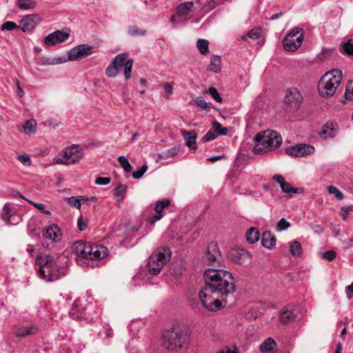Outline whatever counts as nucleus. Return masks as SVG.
Returning a JSON list of instances; mask_svg holds the SVG:
<instances>
[{"label": "nucleus", "mask_w": 353, "mask_h": 353, "mask_svg": "<svg viewBox=\"0 0 353 353\" xmlns=\"http://www.w3.org/2000/svg\"><path fill=\"white\" fill-rule=\"evenodd\" d=\"M10 208L8 205H6L3 209L2 219L8 223H10Z\"/></svg>", "instance_id": "nucleus-53"}, {"label": "nucleus", "mask_w": 353, "mask_h": 353, "mask_svg": "<svg viewBox=\"0 0 353 353\" xmlns=\"http://www.w3.org/2000/svg\"><path fill=\"white\" fill-rule=\"evenodd\" d=\"M343 52L348 55H353V43L347 41L343 46Z\"/></svg>", "instance_id": "nucleus-54"}, {"label": "nucleus", "mask_w": 353, "mask_h": 353, "mask_svg": "<svg viewBox=\"0 0 353 353\" xmlns=\"http://www.w3.org/2000/svg\"><path fill=\"white\" fill-rule=\"evenodd\" d=\"M281 189L283 192L286 193L288 196L291 197L293 194H301L303 192V189L300 188H293L288 182L283 183Z\"/></svg>", "instance_id": "nucleus-26"}, {"label": "nucleus", "mask_w": 353, "mask_h": 353, "mask_svg": "<svg viewBox=\"0 0 353 353\" xmlns=\"http://www.w3.org/2000/svg\"><path fill=\"white\" fill-rule=\"evenodd\" d=\"M63 259L57 255L41 254L37 256L36 263L39 266V276L47 282H51L65 275L67 270L63 265Z\"/></svg>", "instance_id": "nucleus-2"}, {"label": "nucleus", "mask_w": 353, "mask_h": 353, "mask_svg": "<svg viewBox=\"0 0 353 353\" xmlns=\"http://www.w3.org/2000/svg\"><path fill=\"white\" fill-rule=\"evenodd\" d=\"M216 137V134L214 130H209L205 136L202 138V141L205 143L212 140H214Z\"/></svg>", "instance_id": "nucleus-50"}, {"label": "nucleus", "mask_w": 353, "mask_h": 353, "mask_svg": "<svg viewBox=\"0 0 353 353\" xmlns=\"http://www.w3.org/2000/svg\"><path fill=\"white\" fill-rule=\"evenodd\" d=\"M28 203L34 205L38 210H39L41 212L45 214H50V212L49 210H45V205L43 203H34L30 201H28Z\"/></svg>", "instance_id": "nucleus-56"}, {"label": "nucleus", "mask_w": 353, "mask_h": 353, "mask_svg": "<svg viewBox=\"0 0 353 353\" xmlns=\"http://www.w3.org/2000/svg\"><path fill=\"white\" fill-rule=\"evenodd\" d=\"M341 210L343 212V213L341 214L343 219H346L349 212V209L345 207H342L341 208Z\"/></svg>", "instance_id": "nucleus-61"}, {"label": "nucleus", "mask_w": 353, "mask_h": 353, "mask_svg": "<svg viewBox=\"0 0 353 353\" xmlns=\"http://www.w3.org/2000/svg\"><path fill=\"white\" fill-rule=\"evenodd\" d=\"M17 5L20 10H27L34 8L37 3L33 0H17Z\"/></svg>", "instance_id": "nucleus-30"}, {"label": "nucleus", "mask_w": 353, "mask_h": 353, "mask_svg": "<svg viewBox=\"0 0 353 353\" xmlns=\"http://www.w3.org/2000/svg\"><path fill=\"white\" fill-rule=\"evenodd\" d=\"M247 241L250 244H253L259 241L260 234L256 228H250L245 234Z\"/></svg>", "instance_id": "nucleus-27"}, {"label": "nucleus", "mask_w": 353, "mask_h": 353, "mask_svg": "<svg viewBox=\"0 0 353 353\" xmlns=\"http://www.w3.org/2000/svg\"><path fill=\"white\" fill-rule=\"evenodd\" d=\"M17 159L24 165L30 166L32 163L30 158L26 154H19L17 156Z\"/></svg>", "instance_id": "nucleus-51"}, {"label": "nucleus", "mask_w": 353, "mask_h": 353, "mask_svg": "<svg viewBox=\"0 0 353 353\" xmlns=\"http://www.w3.org/2000/svg\"><path fill=\"white\" fill-rule=\"evenodd\" d=\"M190 341V332L185 326H173L163 332L161 337V346L170 351L177 352L187 349Z\"/></svg>", "instance_id": "nucleus-3"}, {"label": "nucleus", "mask_w": 353, "mask_h": 353, "mask_svg": "<svg viewBox=\"0 0 353 353\" xmlns=\"http://www.w3.org/2000/svg\"><path fill=\"white\" fill-rule=\"evenodd\" d=\"M194 8L192 1L181 3L176 8V14L179 17H186L194 12Z\"/></svg>", "instance_id": "nucleus-21"}, {"label": "nucleus", "mask_w": 353, "mask_h": 353, "mask_svg": "<svg viewBox=\"0 0 353 353\" xmlns=\"http://www.w3.org/2000/svg\"><path fill=\"white\" fill-rule=\"evenodd\" d=\"M254 154L265 153L276 150L282 143L281 136L274 130H265L254 137Z\"/></svg>", "instance_id": "nucleus-4"}, {"label": "nucleus", "mask_w": 353, "mask_h": 353, "mask_svg": "<svg viewBox=\"0 0 353 353\" xmlns=\"http://www.w3.org/2000/svg\"><path fill=\"white\" fill-rule=\"evenodd\" d=\"M276 346V342L272 338L265 340L260 345V351L263 353H267L272 351Z\"/></svg>", "instance_id": "nucleus-29"}, {"label": "nucleus", "mask_w": 353, "mask_h": 353, "mask_svg": "<svg viewBox=\"0 0 353 353\" xmlns=\"http://www.w3.org/2000/svg\"><path fill=\"white\" fill-rule=\"evenodd\" d=\"M90 251L87 254L86 259L99 260L108 255V249L102 245L90 244Z\"/></svg>", "instance_id": "nucleus-16"}, {"label": "nucleus", "mask_w": 353, "mask_h": 353, "mask_svg": "<svg viewBox=\"0 0 353 353\" xmlns=\"http://www.w3.org/2000/svg\"><path fill=\"white\" fill-rule=\"evenodd\" d=\"M170 205V201L168 199H163L161 201H159L154 207V210L157 214H160L162 212L163 210L165 208H168Z\"/></svg>", "instance_id": "nucleus-38"}, {"label": "nucleus", "mask_w": 353, "mask_h": 353, "mask_svg": "<svg viewBox=\"0 0 353 353\" xmlns=\"http://www.w3.org/2000/svg\"><path fill=\"white\" fill-rule=\"evenodd\" d=\"M19 28H20L19 26L17 25L13 21H6L4 23H3L1 29V30H13L17 29Z\"/></svg>", "instance_id": "nucleus-46"}, {"label": "nucleus", "mask_w": 353, "mask_h": 353, "mask_svg": "<svg viewBox=\"0 0 353 353\" xmlns=\"http://www.w3.org/2000/svg\"><path fill=\"white\" fill-rule=\"evenodd\" d=\"M126 192L127 186L125 185L118 184L113 190V194L119 201H123Z\"/></svg>", "instance_id": "nucleus-32"}, {"label": "nucleus", "mask_w": 353, "mask_h": 353, "mask_svg": "<svg viewBox=\"0 0 353 353\" xmlns=\"http://www.w3.org/2000/svg\"><path fill=\"white\" fill-rule=\"evenodd\" d=\"M171 254L170 250L165 247L158 249L148 259L149 272L152 275L158 274L170 259Z\"/></svg>", "instance_id": "nucleus-7"}, {"label": "nucleus", "mask_w": 353, "mask_h": 353, "mask_svg": "<svg viewBox=\"0 0 353 353\" xmlns=\"http://www.w3.org/2000/svg\"><path fill=\"white\" fill-rule=\"evenodd\" d=\"M336 132V123H327L324 125L323 130L320 134L325 139L332 138L335 136Z\"/></svg>", "instance_id": "nucleus-22"}, {"label": "nucleus", "mask_w": 353, "mask_h": 353, "mask_svg": "<svg viewBox=\"0 0 353 353\" xmlns=\"http://www.w3.org/2000/svg\"><path fill=\"white\" fill-rule=\"evenodd\" d=\"M90 243L77 241L72 246V252L77 256L86 259L90 251Z\"/></svg>", "instance_id": "nucleus-19"}, {"label": "nucleus", "mask_w": 353, "mask_h": 353, "mask_svg": "<svg viewBox=\"0 0 353 353\" xmlns=\"http://www.w3.org/2000/svg\"><path fill=\"white\" fill-rule=\"evenodd\" d=\"M93 47L88 44H81L72 48L68 52V60L76 61L84 58L92 53Z\"/></svg>", "instance_id": "nucleus-11"}, {"label": "nucleus", "mask_w": 353, "mask_h": 353, "mask_svg": "<svg viewBox=\"0 0 353 353\" xmlns=\"http://www.w3.org/2000/svg\"><path fill=\"white\" fill-rule=\"evenodd\" d=\"M209 42L206 39H199L196 41V47L199 49L200 53L203 55H205L209 52Z\"/></svg>", "instance_id": "nucleus-33"}, {"label": "nucleus", "mask_w": 353, "mask_h": 353, "mask_svg": "<svg viewBox=\"0 0 353 353\" xmlns=\"http://www.w3.org/2000/svg\"><path fill=\"white\" fill-rule=\"evenodd\" d=\"M37 331V327L34 326L22 327L17 330L16 335L17 336L24 337L26 336L33 335L36 334Z\"/></svg>", "instance_id": "nucleus-28"}, {"label": "nucleus", "mask_w": 353, "mask_h": 353, "mask_svg": "<svg viewBox=\"0 0 353 353\" xmlns=\"http://www.w3.org/2000/svg\"><path fill=\"white\" fill-rule=\"evenodd\" d=\"M183 139L185 141L187 146L191 150L196 149V133L194 130L189 132L183 130L181 132Z\"/></svg>", "instance_id": "nucleus-20"}, {"label": "nucleus", "mask_w": 353, "mask_h": 353, "mask_svg": "<svg viewBox=\"0 0 353 353\" xmlns=\"http://www.w3.org/2000/svg\"><path fill=\"white\" fill-rule=\"evenodd\" d=\"M223 157V156H221V155L210 157V158L208 159V161H210L212 162H215L217 160L222 159Z\"/></svg>", "instance_id": "nucleus-62"}, {"label": "nucleus", "mask_w": 353, "mask_h": 353, "mask_svg": "<svg viewBox=\"0 0 353 353\" xmlns=\"http://www.w3.org/2000/svg\"><path fill=\"white\" fill-rule=\"evenodd\" d=\"M216 6V2L214 0H210L203 6L202 10L204 12H209Z\"/></svg>", "instance_id": "nucleus-48"}, {"label": "nucleus", "mask_w": 353, "mask_h": 353, "mask_svg": "<svg viewBox=\"0 0 353 353\" xmlns=\"http://www.w3.org/2000/svg\"><path fill=\"white\" fill-rule=\"evenodd\" d=\"M110 177H97L95 180V183L100 185H108L110 183Z\"/></svg>", "instance_id": "nucleus-55"}, {"label": "nucleus", "mask_w": 353, "mask_h": 353, "mask_svg": "<svg viewBox=\"0 0 353 353\" xmlns=\"http://www.w3.org/2000/svg\"><path fill=\"white\" fill-rule=\"evenodd\" d=\"M77 225H78V228L80 231H83V230H85V228L87 227V223L85 222H84L82 216H80L78 219Z\"/></svg>", "instance_id": "nucleus-58"}, {"label": "nucleus", "mask_w": 353, "mask_h": 353, "mask_svg": "<svg viewBox=\"0 0 353 353\" xmlns=\"http://www.w3.org/2000/svg\"><path fill=\"white\" fill-rule=\"evenodd\" d=\"M41 17L36 14H28L23 17L19 22V26L24 32L32 31L41 22Z\"/></svg>", "instance_id": "nucleus-12"}, {"label": "nucleus", "mask_w": 353, "mask_h": 353, "mask_svg": "<svg viewBox=\"0 0 353 353\" xmlns=\"http://www.w3.org/2000/svg\"><path fill=\"white\" fill-rule=\"evenodd\" d=\"M63 157H55L53 162L55 164H72L79 161L83 156V149L77 145H72L67 147L62 152Z\"/></svg>", "instance_id": "nucleus-8"}, {"label": "nucleus", "mask_w": 353, "mask_h": 353, "mask_svg": "<svg viewBox=\"0 0 353 353\" xmlns=\"http://www.w3.org/2000/svg\"><path fill=\"white\" fill-rule=\"evenodd\" d=\"M261 243L263 247L271 249L276 244V238L270 231H265L262 234Z\"/></svg>", "instance_id": "nucleus-23"}, {"label": "nucleus", "mask_w": 353, "mask_h": 353, "mask_svg": "<svg viewBox=\"0 0 353 353\" xmlns=\"http://www.w3.org/2000/svg\"><path fill=\"white\" fill-rule=\"evenodd\" d=\"M314 151V148L310 145L298 144L287 148L286 152L294 157H304L312 154Z\"/></svg>", "instance_id": "nucleus-14"}, {"label": "nucleus", "mask_w": 353, "mask_h": 353, "mask_svg": "<svg viewBox=\"0 0 353 353\" xmlns=\"http://www.w3.org/2000/svg\"><path fill=\"white\" fill-rule=\"evenodd\" d=\"M212 125L215 133H217L218 134L220 135H226L228 134V128L223 127L219 122L214 121L213 122Z\"/></svg>", "instance_id": "nucleus-40"}, {"label": "nucleus", "mask_w": 353, "mask_h": 353, "mask_svg": "<svg viewBox=\"0 0 353 353\" xmlns=\"http://www.w3.org/2000/svg\"><path fill=\"white\" fill-rule=\"evenodd\" d=\"M192 103L201 108L203 110H209L211 108V103L206 102L202 97H196L194 101L190 102V104Z\"/></svg>", "instance_id": "nucleus-36"}, {"label": "nucleus", "mask_w": 353, "mask_h": 353, "mask_svg": "<svg viewBox=\"0 0 353 353\" xmlns=\"http://www.w3.org/2000/svg\"><path fill=\"white\" fill-rule=\"evenodd\" d=\"M261 35V30L259 29H252L247 34V36L253 40L259 39Z\"/></svg>", "instance_id": "nucleus-52"}, {"label": "nucleus", "mask_w": 353, "mask_h": 353, "mask_svg": "<svg viewBox=\"0 0 353 353\" xmlns=\"http://www.w3.org/2000/svg\"><path fill=\"white\" fill-rule=\"evenodd\" d=\"M147 170L148 166L146 165H143L141 168H139V170L133 172L132 176L136 179H139L143 175V174L147 171Z\"/></svg>", "instance_id": "nucleus-49"}, {"label": "nucleus", "mask_w": 353, "mask_h": 353, "mask_svg": "<svg viewBox=\"0 0 353 353\" xmlns=\"http://www.w3.org/2000/svg\"><path fill=\"white\" fill-rule=\"evenodd\" d=\"M127 53H121L117 55L111 63L105 70V74L108 77H115L119 72V69L124 66V76L125 79L131 77V72L133 65V59H128Z\"/></svg>", "instance_id": "nucleus-6"}, {"label": "nucleus", "mask_w": 353, "mask_h": 353, "mask_svg": "<svg viewBox=\"0 0 353 353\" xmlns=\"http://www.w3.org/2000/svg\"><path fill=\"white\" fill-rule=\"evenodd\" d=\"M87 201L88 200V198H85L81 196V199H79L78 198L75 196H71L67 199L68 203L70 204L72 206H74L77 208V209H80L81 207V201Z\"/></svg>", "instance_id": "nucleus-37"}, {"label": "nucleus", "mask_w": 353, "mask_h": 353, "mask_svg": "<svg viewBox=\"0 0 353 353\" xmlns=\"http://www.w3.org/2000/svg\"><path fill=\"white\" fill-rule=\"evenodd\" d=\"M61 232L57 225H51L43 230V236L45 239L57 242L60 239Z\"/></svg>", "instance_id": "nucleus-18"}, {"label": "nucleus", "mask_w": 353, "mask_h": 353, "mask_svg": "<svg viewBox=\"0 0 353 353\" xmlns=\"http://www.w3.org/2000/svg\"><path fill=\"white\" fill-rule=\"evenodd\" d=\"M160 86L163 89L165 92V98L167 99H170V97L173 93V87L169 82H165L160 85Z\"/></svg>", "instance_id": "nucleus-42"}, {"label": "nucleus", "mask_w": 353, "mask_h": 353, "mask_svg": "<svg viewBox=\"0 0 353 353\" xmlns=\"http://www.w3.org/2000/svg\"><path fill=\"white\" fill-rule=\"evenodd\" d=\"M205 285L199 293L202 306L210 311H216L222 306L221 301L212 294L228 295L235 291V281L232 274L221 269H208L205 271Z\"/></svg>", "instance_id": "nucleus-1"}, {"label": "nucleus", "mask_w": 353, "mask_h": 353, "mask_svg": "<svg viewBox=\"0 0 353 353\" xmlns=\"http://www.w3.org/2000/svg\"><path fill=\"white\" fill-rule=\"evenodd\" d=\"M221 252L218 245L215 243H210L208 245L207 251L205 254L204 259L208 265H212L219 260Z\"/></svg>", "instance_id": "nucleus-15"}, {"label": "nucleus", "mask_w": 353, "mask_h": 353, "mask_svg": "<svg viewBox=\"0 0 353 353\" xmlns=\"http://www.w3.org/2000/svg\"><path fill=\"white\" fill-rule=\"evenodd\" d=\"M303 32L301 28H296L292 30L283 40V46L285 50L294 52L302 44Z\"/></svg>", "instance_id": "nucleus-9"}, {"label": "nucleus", "mask_w": 353, "mask_h": 353, "mask_svg": "<svg viewBox=\"0 0 353 353\" xmlns=\"http://www.w3.org/2000/svg\"><path fill=\"white\" fill-rule=\"evenodd\" d=\"M342 80V72L340 70H332L326 72L319 83V94L323 97H332L336 92Z\"/></svg>", "instance_id": "nucleus-5"}, {"label": "nucleus", "mask_w": 353, "mask_h": 353, "mask_svg": "<svg viewBox=\"0 0 353 353\" xmlns=\"http://www.w3.org/2000/svg\"><path fill=\"white\" fill-rule=\"evenodd\" d=\"M327 192L330 194H333L338 200H342L344 198V195L338 188L334 185H330L327 187Z\"/></svg>", "instance_id": "nucleus-41"}, {"label": "nucleus", "mask_w": 353, "mask_h": 353, "mask_svg": "<svg viewBox=\"0 0 353 353\" xmlns=\"http://www.w3.org/2000/svg\"><path fill=\"white\" fill-rule=\"evenodd\" d=\"M118 161L121 164V167L123 168V170L125 172H130L132 170V166L130 164L128 159L124 156H120L118 157Z\"/></svg>", "instance_id": "nucleus-39"}, {"label": "nucleus", "mask_w": 353, "mask_h": 353, "mask_svg": "<svg viewBox=\"0 0 353 353\" xmlns=\"http://www.w3.org/2000/svg\"><path fill=\"white\" fill-rule=\"evenodd\" d=\"M70 32L57 30L47 35L44 39L45 44L52 46L63 43L68 39Z\"/></svg>", "instance_id": "nucleus-13"}, {"label": "nucleus", "mask_w": 353, "mask_h": 353, "mask_svg": "<svg viewBox=\"0 0 353 353\" xmlns=\"http://www.w3.org/2000/svg\"><path fill=\"white\" fill-rule=\"evenodd\" d=\"M221 59L219 55H214L211 57L210 63L208 67V70L215 73L221 72Z\"/></svg>", "instance_id": "nucleus-25"}, {"label": "nucleus", "mask_w": 353, "mask_h": 353, "mask_svg": "<svg viewBox=\"0 0 353 353\" xmlns=\"http://www.w3.org/2000/svg\"><path fill=\"white\" fill-rule=\"evenodd\" d=\"M36 125L37 123L34 119H29L25 122L23 128L26 133L28 134V135H30L35 133Z\"/></svg>", "instance_id": "nucleus-34"}, {"label": "nucleus", "mask_w": 353, "mask_h": 353, "mask_svg": "<svg viewBox=\"0 0 353 353\" xmlns=\"http://www.w3.org/2000/svg\"><path fill=\"white\" fill-rule=\"evenodd\" d=\"M129 32L131 35L145 34V31L139 29L136 26H132L129 28Z\"/></svg>", "instance_id": "nucleus-57"}, {"label": "nucleus", "mask_w": 353, "mask_h": 353, "mask_svg": "<svg viewBox=\"0 0 353 353\" xmlns=\"http://www.w3.org/2000/svg\"><path fill=\"white\" fill-rule=\"evenodd\" d=\"M273 179L280 185V188L281 187V184L283 183H285L286 182L285 181L284 177L282 175H279V174H275L273 176Z\"/></svg>", "instance_id": "nucleus-59"}, {"label": "nucleus", "mask_w": 353, "mask_h": 353, "mask_svg": "<svg viewBox=\"0 0 353 353\" xmlns=\"http://www.w3.org/2000/svg\"><path fill=\"white\" fill-rule=\"evenodd\" d=\"M179 151L180 147L179 145H176L163 152L159 154L158 157L162 159L172 158L176 156L179 152Z\"/></svg>", "instance_id": "nucleus-31"}, {"label": "nucleus", "mask_w": 353, "mask_h": 353, "mask_svg": "<svg viewBox=\"0 0 353 353\" xmlns=\"http://www.w3.org/2000/svg\"><path fill=\"white\" fill-rule=\"evenodd\" d=\"M290 253L293 256H299L302 252V248L301 243L298 241H294L290 245Z\"/></svg>", "instance_id": "nucleus-35"}, {"label": "nucleus", "mask_w": 353, "mask_h": 353, "mask_svg": "<svg viewBox=\"0 0 353 353\" xmlns=\"http://www.w3.org/2000/svg\"><path fill=\"white\" fill-rule=\"evenodd\" d=\"M336 256V252L334 250H328L321 253V258L328 261H332Z\"/></svg>", "instance_id": "nucleus-47"}, {"label": "nucleus", "mask_w": 353, "mask_h": 353, "mask_svg": "<svg viewBox=\"0 0 353 353\" xmlns=\"http://www.w3.org/2000/svg\"><path fill=\"white\" fill-rule=\"evenodd\" d=\"M113 335V332L111 328L106 327L105 328V336L107 338H110Z\"/></svg>", "instance_id": "nucleus-63"}, {"label": "nucleus", "mask_w": 353, "mask_h": 353, "mask_svg": "<svg viewBox=\"0 0 353 353\" xmlns=\"http://www.w3.org/2000/svg\"><path fill=\"white\" fill-rule=\"evenodd\" d=\"M290 227V223L288 221H287L285 219L282 218L278 222L276 227V230L277 231L281 232V231L287 230Z\"/></svg>", "instance_id": "nucleus-44"}, {"label": "nucleus", "mask_w": 353, "mask_h": 353, "mask_svg": "<svg viewBox=\"0 0 353 353\" xmlns=\"http://www.w3.org/2000/svg\"><path fill=\"white\" fill-rule=\"evenodd\" d=\"M218 353H237L236 350H230L228 348L223 349L219 352Z\"/></svg>", "instance_id": "nucleus-64"}, {"label": "nucleus", "mask_w": 353, "mask_h": 353, "mask_svg": "<svg viewBox=\"0 0 353 353\" xmlns=\"http://www.w3.org/2000/svg\"><path fill=\"white\" fill-rule=\"evenodd\" d=\"M303 101L302 94L297 88H290L285 94V104L290 110H297L301 107Z\"/></svg>", "instance_id": "nucleus-10"}, {"label": "nucleus", "mask_w": 353, "mask_h": 353, "mask_svg": "<svg viewBox=\"0 0 353 353\" xmlns=\"http://www.w3.org/2000/svg\"><path fill=\"white\" fill-rule=\"evenodd\" d=\"M232 261L236 264H245L251 261L252 256L248 251L245 249H236L232 250Z\"/></svg>", "instance_id": "nucleus-17"}, {"label": "nucleus", "mask_w": 353, "mask_h": 353, "mask_svg": "<svg viewBox=\"0 0 353 353\" xmlns=\"http://www.w3.org/2000/svg\"><path fill=\"white\" fill-rule=\"evenodd\" d=\"M209 94L211 97L218 103H221L223 101L222 97L220 96L217 90L214 87H210L208 90Z\"/></svg>", "instance_id": "nucleus-45"}, {"label": "nucleus", "mask_w": 353, "mask_h": 353, "mask_svg": "<svg viewBox=\"0 0 353 353\" xmlns=\"http://www.w3.org/2000/svg\"><path fill=\"white\" fill-rule=\"evenodd\" d=\"M296 315L291 310H283L279 313V321L283 324H288L294 321Z\"/></svg>", "instance_id": "nucleus-24"}, {"label": "nucleus", "mask_w": 353, "mask_h": 353, "mask_svg": "<svg viewBox=\"0 0 353 353\" xmlns=\"http://www.w3.org/2000/svg\"><path fill=\"white\" fill-rule=\"evenodd\" d=\"M345 99L350 101H353V81H350L346 85Z\"/></svg>", "instance_id": "nucleus-43"}, {"label": "nucleus", "mask_w": 353, "mask_h": 353, "mask_svg": "<svg viewBox=\"0 0 353 353\" xmlns=\"http://www.w3.org/2000/svg\"><path fill=\"white\" fill-rule=\"evenodd\" d=\"M162 215L160 214H157L152 217H150L149 222L150 224L154 225L157 221L160 220L162 218Z\"/></svg>", "instance_id": "nucleus-60"}]
</instances>
